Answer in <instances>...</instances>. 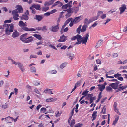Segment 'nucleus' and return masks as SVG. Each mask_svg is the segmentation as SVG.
I'll list each match as a JSON object with an SVG mask.
<instances>
[{"label": "nucleus", "mask_w": 127, "mask_h": 127, "mask_svg": "<svg viewBox=\"0 0 127 127\" xmlns=\"http://www.w3.org/2000/svg\"><path fill=\"white\" fill-rule=\"evenodd\" d=\"M126 8L125 5H124L122 7H120V14H121L123 13Z\"/></svg>", "instance_id": "aec40b11"}, {"label": "nucleus", "mask_w": 127, "mask_h": 127, "mask_svg": "<svg viewBox=\"0 0 127 127\" xmlns=\"http://www.w3.org/2000/svg\"><path fill=\"white\" fill-rule=\"evenodd\" d=\"M51 102H54L57 100V99L55 98H51Z\"/></svg>", "instance_id": "864d4df0"}, {"label": "nucleus", "mask_w": 127, "mask_h": 127, "mask_svg": "<svg viewBox=\"0 0 127 127\" xmlns=\"http://www.w3.org/2000/svg\"><path fill=\"white\" fill-rule=\"evenodd\" d=\"M115 120L113 121L112 125H115L116 124L117 121L119 119V116L118 115H115Z\"/></svg>", "instance_id": "a211bd4d"}, {"label": "nucleus", "mask_w": 127, "mask_h": 127, "mask_svg": "<svg viewBox=\"0 0 127 127\" xmlns=\"http://www.w3.org/2000/svg\"><path fill=\"white\" fill-rule=\"evenodd\" d=\"M72 15V14L71 13H67L65 15L66 18H67L70 17Z\"/></svg>", "instance_id": "603ef678"}, {"label": "nucleus", "mask_w": 127, "mask_h": 127, "mask_svg": "<svg viewBox=\"0 0 127 127\" xmlns=\"http://www.w3.org/2000/svg\"><path fill=\"white\" fill-rule=\"evenodd\" d=\"M127 63V59L126 60L122 62L121 61H120V64H124Z\"/></svg>", "instance_id": "09e8293b"}, {"label": "nucleus", "mask_w": 127, "mask_h": 127, "mask_svg": "<svg viewBox=\"0 0 127 127\" xmlns=\"http://www.w3.org/2000/svg\"><path fill=\"white\" fill-rule=\"evenodd\" d=\"M122 85V84H120V91L123 90L127 87V85L124 86H121Z\"/></svg>", "instance_id": "c756f323"}, {"label": "nucleus", "mask_w": 127, "mask_h": 127, "mask_svg": "<svg viewBox=\"0 0 127 127\" xmlns=\"http://www.w3.org/2000/svg\"><path fill=\"white\" fill-rule=\"evenodd\" d=\"M49 9L48 7H43L42 8V10L44 11H46L47 10H48Z\"/></svg>", "instance_id": "58836bf2"}, {"label": "nucleus", "mask_w": 127, "mask_h": 127, "mask_svg": "<svg viewBox=\"0 0 127 127\" xmlns=\"http://www.w3.org/2000/svg\"><path fill=\"white\" fill-rule=\"evenodd\" d=\"M81 25L79 26L78 28L77 29L76 32L78 34L80 33V31H81Z\"/></svg>", "instance_id": "f704fd0d"}, {"label": "nucleus", "mask_w": 127, "mask_h": 127, "mask_svg": "<svg viewBox=\"0 0 127 127\" xmlns=\"http://www.w3.org/2000/svg\"><path fill=\"white\" fill-rule=\"evenodd\" d=\"M88 19L87 18H85L84 20V24H85L86 25V24H88Z\"/></svg>", "instance_id": "e2e57ef3"}, {"label": "nucleus", "mask_w": 127, "mask_h": 127, "mask_svg": "<svg viewBox=\"0 0 127 127\" xmlns=\"http://www.w3.org/2000/svg\"><path fill=\"white\" fill-rule=\"evenodd\" d=\"M93 94H88L87 95V97H90V98H91V97H92V96H93Z\"/></svg>", "instance_id": "052dcab7"}, {"label": "nucleus", "mask_w": 127, "mask_h": 127, "mask_svg": "<svg viewBox=\"0 0 127 127\" xmlns=\"http://www.w3.org/2000/svg\"><path fill=\"white\" fill-rule=\"evenodd\" d=\"M66 37L63 34L62 36L60 37V39L58 40L57 41L59 42H64L66 40Z\"/></svg>", "instance_id": "9b49d317"}, {"label": "nucleus", "mask_w": 127, "mask_h": 127, "mask_svg": "<svg viewBox=\"0 0 127 127\" xmlns=\"http://www.w3.org/2000/svg\"><path fill=\"white\" fill-rule=\"evenodd\" d=\"M55 4H57V5H59V6H61L62 5V3L59 1H57Z\"/></svg>", "instance_id": "8fccbe9b"}, {"label": "nucleus", "mask_w": 127, "mask_h": 127, "mask_svg": "<svg viewBox=\"0 0 127 127\" xmlns=\"http://www.w3.org/2000/svg\"><path fill=\"white\" fill-rule=\"evenodd\" d=\"M97 113V111H95L93 112L92 116V118H93L92 121L94 120L96 118Z\"/></svg>", "instance_id": "4be33fe9"}, {"label": "nucleus", "mask_w": 127, "mask_h": 127, "mask_svg": "<svg viewBox=\"0 0 127 127\" xmlns=\"http://www.w3.org/2000/svg\"><path fill=\"white\" fill-rule=\"evenodd\" d=\"M82 16H79L76 17L74 19L75 23H76L79 22L81 20L80 18Z\"/></svg>", "instance_id": "a878e982"}, {"label": "nucleus", "mask_w": 127, "mask_h": 127, "mask_svg": "<svg viewBox=\"0 0 127 127\" xmlns=\"http://www.w3.org/2000/svg\"><path fill=\"white\" fill-rule=\"evenodd\" d=\"M2 108L3 109H5L8 107V104H5L2 105Z\"/></svg>", "instance_id": "37998d69"}, {"label": "nucleus", "mask_w": 127, "mask_h": 127, "mask_svg": "<svg viewBox=\"0 0 127 127\" xmlns=\"http://www.w3.org/2000/svg\"><path fill=\"white\" fill-rule=\"evenodd\" d=\"M35 17L34 18V19L37 20L38 22L41 21L43 18V17L40 15H36Z\"/></svg>", "instance_id": "f3484780"}, {"label": "nucleus", "mask_w": 127, "mask_h": 127, "mask_svg": "<svg viewBox=\"0 0 127 127\" xmlns=\"http://www.w3.org/2000/svg\"><path fill=\"white\" fill-rule=\"evenodd\" d=\"M106 90L107 91H110L112 90V88L111 87L107 86L106 87Z\"/></svg>", "instance_id": "c03bdc74"}, {"label": "nucleus", "mask_w": 127, "mask_h": 127, "mask_svg": "<svg viewBox=\"0 0 127 127\" xmlns=\"http://www.w3.org/2000/svg\"><path fill=\"white\" fill-rule=\"evenodd\" d=\"M68 7L70 8L71 7L68 3L65 4V5H63L62 6V8L63 9H67Z\"/></svg>", "instance_id": "c85d7f7f"}, {"label": "nucleus", "mask_w": 127, "mask_h": 127, "mask_svg": "<svg viewBox=\"0 0 127 127\" xmlns=\"http://www.w3.org/2000/svg\"><path fill=\"white\" fill-rule=\"evenodd\" d=\"M67 56L68 58L71 60L74 57V55L73 54L70 52H68L66 53Z\"/></svg>", "instance_id": "f8f14e48"}, {"label": "nucleus", "mask_w": 127, "mask_h": 127, "mask_svg": "<svg viewBox=\"0 0 127 127\" xmlns=\"http://www.w3.org/2000/svg\"><path fill=\"white\" fill-rule=\"evenodd\" d=\"M33 36L35 37L37 39L41 40L42 39V38L41 36L39 34H34Z\"/></svg>", "instance_id": "bb28decb"}, {"label": "nucleus", "mask_w": 127, "mask_h": 127, "mask_svg": "<svg viewBox=\"0 0 127 127\" xmlns=\"http://www.w3.org/2000/svg\"><path fill=\"white\" fill-rule=\"evenodd\" d=\"M31 71L32 72L35 73L36 72V69L35 67H32L30 68Z\"/></svg>", "instance_id": "473e14b6"}, {"label": "nucleus", "mask_w": 127, "mask_h": 127, "mask_svg": "<svg viewBox=\"0 0 127 127\" xmlns=\"http://www.w3.org/2000/svg\"><path fill=\"white\" fill-rule=\"evenodd\" d=\"M49 108V109L48 110L45 108H42L40 109V112L43 111V113H44L45 111H47V112L49 113H53L54 112L52 110L50 106L47 107L46 108Z\"/></svg>", "instance_id": "7ed1b4c3"}, {"label": "nucleus", "mask_w": 127, "mask_h": 127, "mask_svg": "<svg viewBox=\"0 0 127 127\" xmlns=\"http://www.w3.org/2000/svg\"><path fill=\"white\" fill-rule=\"evenodd\" d=\"M89 36V34L88 33L85 35V36L82 37V39L81 41L82 44H86L87 42Z\"/></svg>", "instance_id": "20e7f679"}, {"label": "nucleus", "mask_w": 127, "mask_h": 127, "mask_svg": "<svg viewBox=\"0 0 127 127\" xmlns=\"http://www.w3.org/2000/svg\"><path fill=\"white\" fill-rule=\"evenodd\" d=\"M5 121L6 122L11 123L12 122L13 118L12 117L8 116L7 117L5 118Z\"/></svg>", "instance_id": "ddd939ff"}, {"label": "nucleus", "mask_w": 127, "mask_h": 127, "mask_svg": "<svg viewBox=\"0 0 127 127\" xmlns=\"http://www.w3.org/2000/svg\"><path fill=\"white\" fill-rule=\"evenodd\" d=\"M65 11H67L68 12V13H72V8H69L66 10H64Z\"/></svg>", "instance_id": "79ce46f5"}, {"label": "nucleus", "mask_w": 127, "mask_h": 127, "mask_svg": "<svg viewBox=\"0 0 127 127\" xmlns=\"http://www.w3.org/2000/svg\"><path fill=\"white\" fill-rule=\"evenodd\" d=\"M27 33H26L21 35L20 37V39L23 42L25 43V41L27 39Z\"/></svg>", "instance_id": "0eeeda50"}, {"label": "nucleus", "mask_w": 127, "mask_h": 127, "mask_svg": "<svg viewBox=\"0 0 127 127\" xmlns=\"http://www.w3.org/2000/svg\"><path fill=\"white\" fill-rule=\"evenodd\" d=\"M105 106H104L102 110V112H103V114H105L106 113V108H104Z\"/></svg>", "instance_id": "5fc2aeb1"}, {"label": "nucleus", "mask_w": 127, "mask_h": 127, "mask_svg": "<svg viewBox=\"0 0 127 127\" xmlns=\"http://www.w3.org/2000/svg\"><path fill=\"white\" fill-rule=\"evenodd\" d=\"M89 92V91H88L87 89H86L83 92L82 95H85V96H86Z\"/></svg>", "instance_id": "c9c22d12"}, {"label": "nucleus", "mask_w": 127, "mask_h": 127, "mask_svg": "<svg viewBox=\"0 0 127 127\" xmlns=\"http://www.w3.org/2000/svg\"><path fill=\"white\" fill-rule=\"evenodd\" d=\"M119 83V81H117V82L116 83L110 84L109 85L112 87L113 89H116L118 88V85Z\"/></svg>", "instance_id": "1a4fd4ad"}, {"label": "nucleus", "mask_w": 127, "mask_h": 127, "mask_svg": "<svg viewBox=\"0 0 127 127\" xmlns=\"http://www.w3.org/2000/svg\"><path fill=\"white\" fill-rule=\"evenodd\" d=\"M97 18H96L95 19L91 18V19H90L88 21V24H89L91 22H92L93 21H94L97 20Z\"/></svg>", "instance_id": "ea45409f"}, {"label": "nucleus", "mask_w": 127, "mask_h": 127, "mask_svg": "<svg viewBox=\"0 0 127 127\" xmlns=\"http://www.w3.org/2000/svg\"><path fill=\"white\" fill-rule=\"evenodd\" d=\"M82 81V80L81 79L80 81H79L77 82V83H76L75 84H76V86L77 87L79 86L80 85V84H81V82Z\"/></svg>", "instance_id": "de8ad7c7"}, {"label": "nucleus", "mask_w": 127, "mask_h": 127, "mask_svg": "<svg viewBox=\"0 0 127 127\" xmlns=\"http://www.w3.org/2000/svg\"><path fill=\"white\" fill-rule=\"evenodd\" d=\"M6 25L7 27L6 28L5 30V32L6 33V34H7V35H9L10 34V33L9 32V27L10 26L11 24H6Z\"/></svg>", "instance_id": "b1692460"}, {"label": "nucleus", "mask_w": 127, "mask_h": 127, "mask_svg": "<svg viewBox=\"0 0 127 127\" xmlns=\"http://www.w3.org/2000/svg\"><path fill=\"white\" fill-rule=\"evenodd\" d=\"M11 61L12 64H14L17 65V62L12 59H11Z\"/></svg>", "instance_id": "69168bd1"}, {"label": "nucleus", "mask_w": 127, "mask_h": 127, "mask_svg": "<svg viewBox=\"0 0 127 127\" xmlns=\"http://www.w3.org/2000/svg\"><path fill=\"white\" fill-rule=\"evenodd\" d=\"M76 36L77 41L76 42L75 45L79 44H81L82 43V37L79 34H77L76 35Z\"/></svg>", "instance_id": "39448f33"}, {"label": "nucleus", "mask_w": 127, "mask_h": 127, "mask_svg": "<svg viewBox=\"0 0 127 127\" xmlns=\"http://www.w3.org/2000/svg\"><path fill=\"white\" fill-rule=\"evenodd\" d=\"M19 35V33L17 31H15L12 34V37L13 38H16L18 37Z\"/></svg>", "instance_id": "5701e85b"}, {"label": "nucleus", "mask_w": 127, "mask_h": 127, "mask_svg": "<svg viewBox=\"0 0 127 127\" xmlns=\"http://www.w3.org/2000/svg\"><path fill=\"white\" fill-rule=\"evenodd\" d=\"M34 91L36 93L41 94L39 92L37 88H35L34 89Z\"/></svg>", "instance_id": "bf43d9fd"}, {"label": "nucleus", "mask_w": 127, "mask_h": 127, "mask_svg": "<svg viewBox=\"0 0 127 127\" xmlns=\"http://www.w3.org/2000/svg\"><path fill=\"white\" fill-rule=\"evenodd\" d=\"M51 3L49 2H45L44 4L45 6H48L50 5H51Z\"/></svg>", "instance_id": "6e6d98bb"}, {"label": "nucleus", "mask_w": 127, "mask_h": 127, "mask_svg": "<svg viewBox=\"0 0 127 127\" xmlns=\"http://www.w3.org/2000/svg\"><path fill=\"white\" fill-rule=\"evenodd\" d=\"M107 84L106 82H104L103 84H102V86L101 87H98V89L100 91L102 92L103 90L105 88V86Z\"/></svg>", "instance_id": "dca6fc26"}, {"label": "nucleus", "mask_w": 127, "mask_h": 127, "mask_svg": "<svg viewBox=\"0 0 127 127\" xmlns=\"http://www.w3.org/2000/svg\"><path fill=\"white\" fill-rule=\"evenodd\" d=\"M61 18V16L59 17L58 18V20H57V25H58V24L59 26V25H60L59 24V23L60 22V19Z\"/></svg>", "instance_id": "4d7b16f0"}, {"label": "nucleus", "mask_w": 127, "mask_h": 127, "mask_svg": "<svg viewBox=\"0 0 127 127\" xmlns=\"http://www.w3.org/2000/svg\"><path fill=\"white\" fill-rule=\"evenodd\" d=\"M72 18H69L67 19L64 23V24L66 25L70 21Z\"/></svg>", "instance_id": "e433bc0d"}, {"label": "nucleus", "mask_w": 127, "mask_h": 127, "mask_svg": "<svg viewBox=\"0 0 127 127\" xmlns=\"http://www.w3.org/2000/svg\"><path fill=\"white\" fill-rule=\"evenodd\" d=\"M59 27V26L58 24L55 26H52L49 28V30L52 32H57L58 31Z\"/></svg>", "instance_id": "f03ea898"}, {"label": "nucleus", "mask_w": 127, "mask_h": 127, "mask_svg": "<svg viewBox=\"0 0 127 127\" xmlns=\"http://www.w3.org/2000/svg\"><path fill=\"white\" fill-rule=\"evenodd\" d=\"M87 26V25L84 24L82 28L81 32H85L86 30Z\"/></svg>", "instance_id": "cd10ccee"}, {"label": "nucleus", "mask_w": 127, "mask_h": 127, "mask_svg": "<svg viewBox=\"0 0 127 127\" xmlns=\"http://www.w3.org/2000/svg\"><path fill=\"white\" fill-rule=\"evenodd\" d=\"M66 65V63H63L60 66V68L63 69L65 67Z\"/></svg>", "instance_id": "2f4dec72"}, {"label": "nucleus", "mask_w": 127, "mask_h": 127, "mask_svg": "<svg viewBox=\"0 0 127 127\" xmlns=\"http://www.w3.org/2000/svg\"><path fill=\"white\" fill-rule=\"evenodd\" d=\"M12 14L13 16V18L15 20H17L19 19L18 17L19 16L18 14L12 11Z\"/></svg>", "instance_id": "4468645a"}, {"label": "nucleus", "mask_w": 127, "mask_h": 127, "mask_svg": "<svg viewBox=\"0 0 127 127\" xmlns=\"http://www.w3.org/2000/svg\"><path fill=\"white\" fill-rule=\"evenodd\" d=\"M103 13V12L102 11H98V13H97V16L96 18H97L98 17H99L101 14H102Z\"/></svg>", "instance_id": "3c124183"}, {"label": "nucleus", "mask_w": 127, "mask_h": 127, "mask_svg": "<svg viewBox=\"0 0 127 127\" xmlns=\"http://www.w3.org/2000/svg\"><path fill=\"white\" fill-rule=\"evenodd\" d=\"M23 9L21 6L18 5V8L13 11V12H15L18 14V13H21L23 11Z\"/></svg>", "instance_id": "423d86ee"}, {"label": "nucleus", "mask_w": 127, "mask_h": 127, "mask_svg": "<svg viewBox=\"0 0 127 127\" xmlns=\"http://www.w3.org/2000/svg\"><path fill=\"white\" fill-rule=\"evenodd\" d=\"M32 8H35L37 10H40L41 9L40 6V5L33 4L32 6L30 7V9H32Z\"/></svg>", "instance_id": "6e6552de"}, {"label": "nucleus", "mask_w": 127, "mask_h": 127, "mask_svg": "<svg viewBox=\"0 0 127 127\" xmlns=\"http://www.w3.org/2000/svg\"><path fill=\"white\" fill-rule=\"evenodd\" d=\"M103 43V40H100L97 42L96 43V45L95 46V47L96 48H98Z\"/></svg>", "instance_id": "412c9836"}, {"label": "nucleus", "mask_w": 127, "mask_h": 127, "mask_svg": "<svg viewBox=\"0 0 127 127\" xmlns=\"http://www.w3.org/2000/svg\"><path fill=\"white\" fill-rule=\"evenodd\" d=\"M106 17V14H104L102 15H101V18L102 19H104Z\"/></svg>", "instance_id": "338daca9"}, {"label": "nucleus", "mask_w": 127, "mask_h": 127, "mask_svg": "<svg viewBox=\"0 0 127 127\" xmlns=\"http://www.w3.org/2000/svg\"><path fill=\"white\" fill-rule=\"evenodd\" d=\"M57 71L55 70L49 71V73L51 74H55L57 73Z\"/></svg>", "instance_id": "49530a36"}, {"label": "nucleus", "mask_w": 127, "mask_h": 127, "mask_svg": "<svg viewBox=\"0 0 127 127\" xmlns=\"http://www.w3.org/2000/svg\"><path fill=\"white\" fill-rule=\"evenodd\" d=\"M19 26L21 27L23 30L27 31H33L35 30V29L30 28H28L27 27V23L26 22L24 23L22 21H20L18 23Z\"/></svg>", "instance_id": "f257e3e1"}, {"label": "nucleus", "mask_w": 127, "mask_h": 127, "mask_svg": "<svg viewBox=\"0 0 127 127\" xmlns=\"http://www.w3.org/2000/svg\"><path fill=\"white\" fill-rule=\"evenodd\" d=\"M57 11V10L55 9H53L50 12L51 14H52L54 13H55Z\"/></svg>", "instance_id": "0e129e2a"}, {"label": "nucleus", "mask_w": 127, "mask_h": 127, "mask_svg": "<svg viewBox=\"0 0 127 127\" xmlns=\"http://www.w3.org/2000/svg\"><path fill=\"white\" fill-rule=\"evenodd\" d=\"M73 13H77L79 9V8L78 7H74L72 8Z\"/></svg>", "instance_id": "393cba45"}, {"label": "nucleus", "mask_w": 127, "mask_h": 127, "mask_svg": "<svg viewBox=\"0 0 127 127\" xmlns=\"http://www.w3.org/2000/svg\"><path fill=\"white\" fill-rule=\"evenodd\" d=\"M32 37L31 36L27 38L25 43H28L32 41L33 40V39L32 38Z\"/></svg>", "instance_id": "6ab92c4d"}, {"label": "nucleus", "mask_w": 127, "mask_h": 127, "mask_svg": "<svg viewBox=\"0 0 127 127\" xmlns=\"http://www.w3.org/2000/svg\"><path fill=\"white\" fill-rule=\"evenodd\" d=\"M110 12L111 13H113V12H116V14H118L119 12L118 10L116 9L114 10H111L110 11H109V12Z\"/></svg>", "instance_id": "a18cd8bd"}, {"label": "nucleus", "mask_w": 127, "mask_h": 127, "mask_svg": "<svg viewBox=\"0 0 127 127\" xmlns=\"http://www.w3.org/2000/svg\"><path fill=\"white\" fill-rule=\"evenodd\" d=\"M50 14V12H47L44 13V15L45 16H49Z\"/></svg>", "instance_id": "680f3d73"}, {"label": "nucleus", "mask_w": 127, "mask_h": 127, "mask_svg": "<svg viewBox=\"0 0 127 127\" xmlns=\"http://www.w3.org/2000/svg\"><path fill=\"white\" fill-rule=\"evenodd\" d=\"M38 126L39 127H44V124L42 123H40L39 124Z\"/></svg>", "instance_id": "774afa93"}, {"label": "nucleus", "mask_w": 127, "mask_h": 127, "mask_svg": "<svg viewBox=\"0 0 127 127\" xmlns=\"http://www.w3.org/2000/svg\"><path fill=\"white\" fill-rule=\"evenodd\" d=\"M75 120L73 119L71 120V123L70 124L71 127H73L74 125L75 124Z\"/></svg>", "instance_id": "4c0bfd02"}, {"label": "nucleus", "mask_w": 127, "mask_h": 127, "mask_svg": "<svg viewBox=\"0 0 127 127\" xmlns=\"http://www.w3.org/2000/svg\"><path fill=\"white\" fill-rule=\"evenodd\" d=\"M17 64L19 68L23 72H24L25 69L23 64L20 62H18Z\"/></svg>", "instance_id": "9d476101"}, {"label": "nucleus", "mask_w": 127, "mask_h": 127, "mask_svg": "<svg viewBox=\"0 0 127 127\" xmlns=\"http://www.w3.org/2000/svg\"><path fill=\"white\" fill-rule=\"evenodd\" d=\"M96 96H95L94 97H91V98H90V103L91 104L93 102V101L94 100H95L96 98Z\"/></svg>", "instance_id": "7c9ffc66"}, {"label": "nucleus", "mask_w": 127, "mask_h": 127, "mask_svg": "<svg viewBox=\"0 0 127 127\" xmlns=\"http://www.w3.org/2000/svg\"><path fill=\"white\" fill-rule=\"evenodd\" d=\"M29 19L28 16L26 15V13H25L21 17V20H28Z\"/></svg>", "instance_id": "2eb2a0df"}, {"label": "nucleus", "mask_w": 127, "mask_h": 127, "mask_svg": "<svg viewBox=\"0 0 127 127\" xmlns=\"http://www.w3.org/2000/svg\"><path fill=\"white\" fill-rule=\"evenodd\" d=\"M30 10H31V12L33 13V14H35L36 12V10L35 9H34L33 8H32V9H30Z\"/></svg>", "instance_id": "13d9d810"}, {"label": "nucleus", "mask_w": 127, "mask_h": 127, "mask_svg": "<svg viewBox=\"0 0 127 127\" xmlns=\"http://www.w3.org/2000/svg\"><path fill=\"white\" fill-rule=\"evenodd\" d=\"M66 26V25L64 24L62 26L60 31L61 34H62L63 33V30L64 29V28Z\"/></svg>", "instance_id": "a19ab883"}, {"label": "nucleus", "mask_w": 127, "mask_h": 127, "mask_svg": "<svg viewBox=\"0 0 127 127\" xmlns=\"http://www.w3.org/2000/svg\"><path fill=\"white\" fill-rule=\"evenodd\" d=\"M14 29V26L13 25L11 24V25L10 26V28L9 30V32H13V30Z\"/></svg>", "instance_id": "72a5a7b5"}]
</instances>
